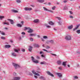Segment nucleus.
<instances>
[{
  "label": "nucleus",
  "instance_id": "nucleus-1",
  "mask_svg": "<svg viewBox=\"0 0 80 80\" xmlns=\"http://www.w3.org/2000/svg\"><path fill=\"white\" fill-rule=\"evenodd\" d=\"M12 65L16 69H17V68H19L20 67V66L19 65L15 63H12Z\"/></svg>",
  "mask_w": 80,
  "mask_h": 80
},
{
  "label": "nucleus",
  "instance_id": "nucleus-2",
  "mask_svg": "<svg viewBox=\"0 0 80 80\" xmlns=\"http://www.w3.org/2000/svg\"><path fill=\"white\" fill-rule=\"evenodd\" d=\"M31 58L32 61H33V62H34V63H38V61L35 60L33 56L31 57Z\"/></svg>",
  "mask_w": 80,
  "mask_h": 80
},
{
  "label": "nucleus",
  "instance_id": "nucleus-3",
  "mask_svg": "<svg viewBox=\"0 0 80 80\" xmlns=\"http://www.w3.org/2000/svg\"><path fill=\"white\" fill-rule=\"evenodd\" d=\"M65 39L67 40H70L71 39V37L69 35L65 37Z\"/></svg>",
  "mask_w": 80,
  "mask_h": 80
},
{
  "label": "nucleus",
  "instance_id": "nucleus-4",
  "mask_svg": "<svg viewBox=\"0 0 80 80\" xmlns=\"http://www.w3.org/2000/svg\"><path fill=\"white\" fill-rule=\"evenodd\" d=\"M43 8L45 11H48V12H51V13H53V12L52 10H50L48 9H47V8H46L44 7H43Z\"/></svg>",
  "mask_w": 80,
  "mask_h": 80
},
{
  "label": "nucleus",
  "instance_id": "nucleus-5",
  "mask_svg": "<svg viewBox=\"0 0 80 80\" xmlns=\"http://www.w3.org/2000/svg\"><path fill=\"white\" fill-rule=\"evenodd\" d=\"M8 21H9L10 22L11 24H12V25H13V24H14V21L13 20L10 19H7Z\"/></svg>",
  "mask_w": 80,
  "mask_h": 80
},
{
  "label": "nucleus",
  "instance_id": "nucleus-6",
  "mask_svg": "<svg viewBox=\"0 0 80 80\" xmlns=\"http://www.w3.org/2000/svg\"><path fill=\"white\" fill-rule=\"evenodd\" d=\"M29 35L30 37H35L37 35V34L36 33H31L29 34Z\"/></svg>",
  "mask_w": 80,
  "mask_h": 80
},
{
  "label": "nucleus",
  "instance_id": "nucleus-7",
  "mask_svg": "<svg viewBox=\"0 0 80 80\" xmlns=\"http://www.w3.org/2000/svg\"><path fill=\"white\" fill-rule=\"evenodd\" d=\"M32 73H33V74H34V75H37V76H40V74H39L38 73H36L34 71H32Z\"/></svg>",
  "mask_w": 80,
  "mask_h": 80
},
{
  "label": "nucleus",
  "instance_id": "nucleus-8",
  "mask_svg": "<svg viewBox=\"0 0 80 80\" xmlns=\"http://www.w3.org/2000/svg\"><path fill=\"white\" fill-rule=\"evenodd\" d=\"M28 30H29L28 31V33H32L33 32V30H32L30 28H28Z\"/></svg>",
  "mask_w": 80,
  "mask_h": 80
},
{
  "label": "nucleus",
  "instance_id": "nucleus-9",
  "mask_svg": "<svg viewBox=\"0 0 80 80\" xmlns=\"http://www.w3.org/2000/svg\"><path fill=\"white\" fill-rule=\"evenodd\" d=\"M47 73L48 75H50L51 77H54V76L53 74H52L50 72L48 71L47 72Z\"/></svg>",
  "mask_w": 80,
  "mask_h": 80
},
{
  "label": "nucleus",
  "instance_id": "nucleus-10",
  "mask_svg": "<svg viewBox=\"0 0 80 80\" xmlns=\"http://www.w3.org/2000/svg\"><path fill=\"white\" fill-rule=\"evenodd\" d=\"M34 23H38L39 22V20L38 19H35L34 20Z\"/></svg>",
  "mask_w": 80,
  "mask_h": 80
},
{
  "label": "nucleus",
  "instance_id": "nucleus-11",
  "mask_svg": "<svg viewBox=\"0 0 80 80\" xmlns=\"http://www.w3.org/2000/svg\"><path fill=\"white\" fill-rule=\"evenodd\" d=\"M10 45H6L4 46V47L6 48H10Z\"/></svg>",
  "mask_w": 80,
  "mask_h": 80
},
{
  "label": "nucleus",
  "instance_id": "nucleus-12",
  "mask_svg": "<svg viewBox=\"0 0 80 80\" xmlns=\"http://www.w3.org/2000/svg\"><path fill=\"white\" fill-rule=\"evenodd\" d=\"M56 74L59 77H62V74L61 73H57Z\"/></svg>",
  "mask_w": 80,
  "mask_h": 80
},
{
  "label": "nucleus",
  "instance_id": "nucleus-13",
  "mask_svg": "<svg viewBox=\"0 0 80 80\" xmlns=\"http://www.w3.org/2000/svg\"><path fill=\"white\" fill-rule=\"evenodd\" d=\"M48 24H49V25H54V23L52 22V21L49 22Z\"/></svg>",
  "mask_w": 80,
  "mask_h": 80
},
{
  "label": "nucleus",
  "instance_id": "nucleus-14",
  "mask_svg": "<svg viewBox=\"0 0 80 80\" xmlns=\"http://www.w3.org/2000/svg\"><path fill=\"white\" fill-rule=\"evenodd\" d=\"M67 62H62V65L64 66V67H66V63H67Z\"/></svg>",
  "mask_w": 80,
  "mask_h": 80
},
{
  "label": "nucleus",
  "instance_id": "nucleus-15",
  "mask_svg": "<svg viewBox=\"0 0 80 80\" xmlns=\"http://www.w3.org/2000/svg\"><path fill=\"white\" fill-rule=\"evenodd\" d=\"M45 0H39L38 1V2L40 3H43V2H44Z\"/></svg>",
  "mask_w": 80,
  "mask_h": 80
},
{
  "label": "nucleus",
  "instance_id": "nucleus-16",
  "mask_svg": "<svg viewBox=\"0 0 80 80\" xmlns=\"http://www.w3.org/2000/svg\"><path fill=\"white\" fill-rule=\"evenodd\" d=\"M32 50V47L31 46L29 47V48L28 49V50L29 52H31Z\"/></svg>",
  "mask_w": 80,
  "mask_h": 80
},
{
  "label": "nucleus",
  "instance_id": "nucleus-17",
  "mask_svg": "<svg viewBox=\"0 0 80 80\" xmlns=\"http://www.w3.org/2000/svg\"><path fill=\"white\" fill-rule=\"evenodd\" d=\"M3 25H9V22H4L3 23Z\"/></svg>",
  "mask_w": 80,
  "mask_h": 80
},
{
  "label": "nucleus",
  "instance_id": "nucleus-18",
  "mask_svg": "<svg viewBox=\"0 0 80 80\" xmlns=\"http://www.w3.org/2000/svg\"><path fill=\"white\" fill-rule=\"evenodd\" d=\"M12 12H14V13H18V10H12Z\"/></svg>",
  "mask_w": 80,
  "mask_h": 80
},
{
  "label": "nucleus",
  "instance_id": "nucleus-19",
  "mask_svg": "<svg viewBox=\"0 0 80 80\" xmlns=\"http://www.w3.org/2000/svg\"><path fill=\"white\" fill-rule=\"evenodd\" d=\"M40 64L41 65H43L44 64H46V62H41L40 63Z\"/></svg>",
  "mask_w": 80,
  "mask_h": 80
},
{
  "label": "nucleus",
  "instance_id": "nucleus-20",
  "mask_svg": "<svg viewBox=\"0 0 80 80\" xmlns=\"http://www.w3.org/2000/svg\"><path fill=\"white\" fill-rule=\"evenodd\" d=\"M72 28H73V26L72 25L68 27V29H72Z\"/></svg>",
  "mask_w": 80,
  "mask_h": 80
},
{
  "label": "nucleus",
  "instance_id": "nucleus-21",
  "mask_svg": "<svg viewBox=\"0 0 80 80\" xmlns=\"http://www.w3.org/2000/svg\"><path fill=\"white\" fill-rule=\"evenodd\" d=\"M57 63H58V65H61V62L60 61H58L57 62Z\"/></svg>",
  "mask_w": 80,
  "mask_h": 80
},
{
  "label": "nucleus",
  "instance_id": "nucleus-22",
  "mask_svg": "<svg viewBox=\"0 0 80 80\" xmlns=\"http://www.w3.org/2000/svg\"><path fill=\"white\" fill-rule=\"evenodd\" d=\"M14 51L15 52H18L19 51H20V49H18V50L16 49H14Z\"/></svg>",
  "mask_w": 80,
  "mask_h": 80
},
{
  "label": "nucleus",
  "instance_id": "nucleus-23",
  "mask_svg": "<svg viewBox=\"0 0 80 80\" xmlns=\"http://www.w3.org/2000/svg\"><path fill=\"white\" fill-rule=\"evenodd\" d=\"M12 55L14 57H16V54L14 52H12Z\"/></svg>",
  "mask_w": 80,
  "mask_h": 80
},
{
  "label": "nucleus",
  "instance_id": "nucleus-24",
  "mask_svg": "<svg viewBox=\"0 0 80 80\" xmlns=\"http://www.w3.org/2000/svg\"><path fill=\"white\" fill-rule=\"evenodd\" d=\"M29 39L31 42H33V39L32 38H30Z\"/></svg>",
  "mask_w": 80,
  "mask_h": 80
},
{
  "label": "nucleus",
  "instance_id": "nucleus-25",
  "mask_svg": "<svg viewBox=\"0 0 80 80\" xmlns=\"http://www.w3.org/2000/svg\"><path fill=\"white\" fill-rule=\"evenodd\" d=\"M4 16H0V20H2V18H4Z\"/></svg>",
  "mask_w": 80,
  "mask_h": 80
},
{
  "label": "nucleus",
  "instance_id": "nucleus-26",
  "mask_svg": "<svg viewBox=\"0 0 80 80\" xmlns=\"http://www.w3.org/2000/svg\"><path fill=\"white\" fill-rule=\"evenodd\" d=\"M17 26L19 27H22V25H21L20 24H18L17 25Z\"/></svg>",
  "mask_w": 80,
  "mask_h": 80
},
{
  "label": "nucleus",
  "instance_id": "nucleus-27",
  "mask_svg": "<svg viewBox=\"0 0 80 80\" xmlns=\"http://www.w3.org/2000/svg\"><path fill=\"white\" fill-rule=\"evenodd\" d=\"M48 42H50L51 43H53L54 42H53V40H51V41H49Z\"/></svg>",
  "mask_w": 80,
  "mask_h": 80
},
{
  "label": "nucleus",
  "instance_id": "nucleus-28",
  "mask_svg": "<svg viewBox=\"0 0 80 80\" xmlns=\"http://www.w3.org/2000/svg\"><path fill=\"white\" fill-rule=\"evenodd\" d=\"M16 2L18 3H20V2H21V1H20V0H17Z\"/></svg>",
  "mask_w": 80,
  "mask_h": 80
},
{
  "label": "nucleus",
  "instance_id": "nucleus-29",
  "mask_svg": "<svg viewBox=\"0 0 80 80\" xmlns=\"http://www.w3.org/2000/svg\"><path fill=\"white\" fill-rule=\"evenodd\" d=\"M77 33H80V30H78L76 31Z\"/></svg>",
  "mask_w": 80,
  "mask_h": 80
},
{
  "label": "nucleus",
  "instance_id": "nucleus-30",
  "mask_svg": "<svg viewBox=\"0 0 80 80\" xmlns=\"http://www.w3.org/2000/svg\"><path fill=\"white\" fill-rule=\"evenodd\" d=\"M43 38H44V39H47V37L45 36H44L43 37Z\"/></svg>",
  "mask_w": 80,
  "mask_h": 80
},
{
  "label": "nucleus",
  "instance_id": "nucleus-31",
  "mask_svg": "<svg viewBox=\"0 0 80 80\" xmlns=\"http://www.w3.org/2000/svg\"><path fill=\"white\" fill-rule=\"evenodd\" d=\"M1 39H2L3 40H5V38L4 37H2L1 38Z\"/></svg>",
  "mask_w": 80,
  "mask_h": 80
},
{
  "label": "nucleus",
  "instance_id": "nucleus-32",
  "mask_svg": "<svg viewBox=\"0 0 80 80\" xmlns=\"http://www.w3.org/2000/svg\"><path fill=\"white\" fill-rule=\"evenodd\" d=\"M32 10V8H28V11H30V10Z\"/></svg>",
  "mask_w": 80,
  "mask_h": 80
},
{
  "label": "nucleus",
  "instance_id": "nucleus-33",
  "mask_svg": "<svg viewBox=\"0 0 80 80\" xmlns=\"http://www.w3.org/2000/svg\"><path fill=\"white\" fill-rule=\"evenodd\" d=\"M28 8H25L24 9L26 11H27V10H28Z\"/></svg>",
  "mask_w": 80,
  "mask_h": 80
},
{
  "label": "nucleus",
  "instance_id": "nucleus-34",
  "mask_svg": "<svg viewBox=\"0 0 80 80\" xmlns=\"http://www.w3.org/2000/svg\"><path fill=\"white\" fill-rule=\"evenodd\" d=\"M79 25H78V26H76L75 28L76 29H77L78 28V27H79Z\"/></svg>",
  "mask_w": 80,
  "mask_h": 80
},
{
  "label": "nucleus",
  "instance_id": "nucleus-35",
  "mask_svg": "<svg viewBox=\"0 0 80 80\" xmlns=\"http://www.w3.org/2000/svg\"><path fill=\"white\" fill-rule=\"evenodd\" d=\"M56 18H58L59 20H61V18H59L58 17H56Z\"/></svg>",
  "mask_w": 80,
  "mask_h": 80
},
{
  "label": "nucleus",
  "instance_id": "nucleus-36",
  "mask_svg": "<svg viewBox=\"0 0 80 80\" xmlns=\"http://www.w3.org/2000/svg\"><path fill=\"white\" fill-rule=\"evenodd\" d=\"M27 29L28 30V28L25 27L24 30H26Z\"/></svg>",
  "mask_w": 80,
  "mask_h": 80
},
{
  "label": "nucleus",
  "instance_id": "nucleus-37",
  "mask_svg": "<svg viewBox=\"0 0 80 80\" xmlns=\"http://www.w3.org/2000/svg\"><path fill=\"white\" fill-rule=\"evenodd\" d=\"M52 10H55V6H54L52 8Z\"/></svg>",
  "mask_w": 80,
  "mask_h": 80
},
{
  "label": "nucleus",
  "instance_id": "nucleus-38",
  "mask_svg": "<svg viewBox=\"0 0 80 80\" xmlns=\"http://www.w3.org/2000/svg\"><path fill=\"white\" fill-rule=\"evenodd\" d=\"M74 78L75 79H77L78 78V77L76 76L74 77Z\"/></svg>",
  "mask_w": 80,
  "mask_h": 80
},
{
  "label": "nucleus",
  "instance_id": "nucleus-39",
  "mask_svg": "<svg viewBox=\"0 0 80 80\" xmlns=\"http://www.w3.org/2000/svg\"><path fill=\"white\" fill-rule=\"evenodd\" d=\"M13 75L14 76H16V75H17V73L15 72H14L13 73Z\"/></svg>",
  "mask_w": 80,
  "mask_h": 80
},
{
  "label": "nucleus",
  "instance_id": "nucleus-40",
  "mask_svg": "<svg viewBox=\"0 0 80 80\" xmlns=\"http://www.w3.org/2000/svg\"><path fill=\"white\" fill-rule=\"evenodd\" d=\"M46 27L47 28H51V27L50 26H47Z\"/></svg>",
  "mask_w": 80,
  "mask_h": 80
},
{
  "label": "nucleus",
  "instance_id": "nucleus-41",
  "mask_svg": "<svg viewBox=\"0 0 80 80\" xmlns=\"http://www.w3.org/2000/svg\"><path fill=\"white\" fill-rule=\"evenodd\" d=\"M22 35H25V33L24 32H22Z\"/></svg>",
  "mask_w": 80,
  "mask_h": 80
},
{
  "label": "nucleus",
  "instance_id": "nucleus-42",
  "mask_svg": "<svg viewBox=\"0 0 80 80\" xmlns=\"http://www.w3.org/2000/svg\"><path fill=\"white\" fill-rule=\"evenodd\" d=\"M70 18H73V17L72 16H70Z\"/></svg>",
  "mask_w": 80,
  "mask_h": 80
},
{
  "label": "nucleus",
  "instance_id": "nucleus-43",
  "mask_svg": "<svg viewBox=\"0 0 80 80\" xmlns=\"http://www.w3.org/2000/svg\"><path fill=\"white\" fill-rule=\"evenodd\" d=\"M46 48H47V49L50 48V47H49L48 46H47L46 47Z\"/></svg>",
  "mask_w": 80,
  "mask_h": 80
},
{
  "label": "nucleus",
  "instance_id": "nucleus-44",
  "mask_svg": "<svg viewBox=\"0 0 80 80\" xmlns=\"http://www.w3.org/2000/svg\"><path fill=\"white\" fill-rule=\"evenodd\" d=\"M48 5H51V3L50 2H48Z\"/></svg>",
  "mask_w": 80,
  "mask_h": 80
},
{
  "label": "nucleus",
  "instance_id": "nucleus-45",
  "mask_svg": "<svg viewBox=\"0 0 80 80\" xmlns=\"http://www.w3.org/2000/svg\"><path fill=\"white\" fill-rule=\"evenodd\" d=\"M69 12H70V14H72L73 13V12H72L71 11H70Z\"/></svg>",
  "mask_w": 80,
  "mask_h": 80
},
{
  "label": "nucleus",
  "instance_id": "nucleus-46",
  "mask_svg": "<svg viewBox=\"0 0 80 80\" xmlns=\"http://www.w3.org/2000/svg\"><path fill=\"white\" fill-rule=\"evenodd\" d=\"M43 50H44V51H45L46 52H48V51H47V50L45 49H43Z\"/></svg>",
  "mask_w": 80,
  "mask_h": 80
},
{
  "label": "nucleus",
  "instance_id": "nucleus-47",
  "mask_svg": "<svg viewBox=\"0 0 80 80\" xmlns=\"http://www.w3.org/2000/svg\"><path fill=\"white\" fill-rule=\"evenodd\" d=\"M58 68L59 70H62V67H59Z\"/></svg>",
  "mask_w": 80,
  "mask_h": 80
},
{
  "label": "nucleus",
  "instance_id": "nucleus-48",
  "mask_svg": "<svg viewBox=\"0 0 80 80\" xmlns=\"http://www.w3.org/2000/svg\"><path fill=\"white\" fill-rule=\"evenodd\" d=\"M67 2V1L66 0L63 1L64 3H66V2Z\"/></svg>",
  "mask_w": 80,
  "mask_h": 80
},
{
  "label": "nucleus",
  "instance_id": "nucleus-49",
  "mask_svg": "<svg viewBox=\"0 0 80 80\" xmlns=\"http://www.w3.org/2000/svg\"><path fill=\"white\" fill-rule=\"evenodd\" d=\"M41 40L42 41V42H44V41H45V40L43 38H41Z\"/></svg>",
  "mask_w": 80,
  "mask_h": 80
},
{
  "label": "nucleus",
  "instance_id": "nucleus-50",
  "mask_svg": "<svg viewBox=\"0 0 80 80\" xmlns=\"http://www.w3.org/2000/svg\"><path fill=\"white\" fill-rule=\"evenodd\" d=\"M35 47H38V45H35Z\"/></svg>",
  "mask_w": 80,
  "mask_h": 80
},
{
  "label": "nucleus",
  "instance_id": "nucleus-51",
  "mask_svg": "<svg viewBox=\"0 0 80 80\" xmlns=\"http://www.w3.org/2000/svg\"><path fill=\"white\" fill-rule=\"evenodd\" d=\"M52 55H53L54 56H56V54H52Z\"/></svg>",
  "mask_w": 80,
  "mask_h": 80
},
{
  "label": "nucleus",
  "instance_id": "nucleus-52",
  "mask_svg": "<svg viewBox=\"0 0 80 80\" xmlns=\"http://www.w3.org/2000/svg\"><path fill=\"white\" fill-rule=\"evenodd\" d=\"M34 77L35 78H38V77L37 76L35 75L34 76Z\"/></svg>",
  "mask_w": 80,
  "mask_h": 80
},
{
  "label": "nucleus",
  "instance_id": "nucleus-53",
  "mask_svg": "<svg viewBox=\"0 0 80 80\" xmlns=\"http://www.w3.org/2000/svg\"><path fill=\"white\" fill-rule=\"evenodd\" d=\"M29 75H31V76H32V75H33V74H32V73H29Z\"/></svg>",
  "mask_w": 80,
  "mask_h": 80
},
{
  "label": "nucleus",
  "instance_id": "nucleus-54",
  "mask_svg": "<svg viewBox=\"0 0 80 80\" xmlns=\"http://www.w3.org/2000/svg\"><path fill=\"white\" fill-rule=\"evenodd\" d=\"M76 29H76V28H75L73 29V31H75V30H76Z\"/></svg>",
  "mask_w": 80,
  "mask_h": 80
},
{
  "label": "nucleus",
  "instance_id": "nucleus-55",
  "mask_svg": "<svg viewBox=\"0 0 80 80\" xmlns=\"http://www.w3.org/2000/svg\"><path fill=\"white\" fill-rule=\"evenodd\" d=\"M2 35H5V33L2 32Z\"/></svg>",
  "mask_w": 80,
  "mask_h": 80
},
{
  "label": "nucleus",
  "instance_id": "nucleus-56",
  "mask_svg": "<svg viewBox=\"0 0 80 80\" xmlns=\"http://www.w3.org/2000/svg\"><path fill=\"white\" fill-rule=\"evenodd\" d=\"M37 58H40V57L38 56H37Z\"/></svg>",
  "mask_w": 80,
  "mask_h": 80
},
{
  "label": "nucleus",
  "instance_id": "nucleus-57",
  "mask_svg": "<svg viewBox=\"0 0 80 80\" xmlns=\"http://www.w3.org/2000/svg\"><path fill=\"white\" fill-rule=\"evenodd\" d=\"M22 52H25V49H22Z\"/></svg>",
  "mask_w": 80,
  "mask_h": 80
},
{
  "label": "nucleus",
  "instance_id": "nucleus-58",
  "mask_svg": "<svg viewBox=\"0 0 80 80\" xmlns=\"http://www.w3.org/2000/svg\"><path fill=\"white\" fill-rule=\"evenodd\" d=\"M31 7H35V6L33 5H31Z\"/></svg>",
  "mask_w": 80,
  "mask_h": 80
},
{
  "label": "nucleus",
  "instance_id": "nucleus-59",
  "mask_svg": "<svg viewBox=\"0 0 80 80\" xmlns=\"http://www.w3.org/2000/svg\"><path fill=\"white\" fill-rule=\"evenodd\" d=\"M43 53V52H40V54H42V53Z\"/></svg>",
  "mask_w": 80,
  "mask_h": 80
},
{
  "label": "nucleus",
  "instance_id": "nucleus-60",
  "mask_svg": "<svg viewBox=\"0 0 80 80\" xmlns=\"http://www.w3.org/2000/svg\"><path fill=\"white\" fill-rule=\"evenodd\" d=\"M21 23H22V25H23V21H22Z\"/></svg>",
  "mask_w": 80,
  "mask_h": 80
},
{
  "label": "nucleus",
  "instance_id": "nucleus-61",
  "mask_svg": "<svg viewBox=\"0 0 80 80\" xmlns=\"http://www.w3.org/2000/svg\"><path fill=\"white\" fill-rule=\"evenodd\" d=\"M39 78H40V79H42L43 78L42 77H40Z\"/></svg>",
  "mask_w": 80,
  "mask_h": 80
},
{
  "label": "nucleus",
  "instance_id": "nucleus-62",
  "mask_svg": "<svg viewBox=\"0 0 80 80\" xmlns=\"http://www.w3.org/2000/svg\"><path fill=\"white\" fill-rule=\"evenodd\" d=\"M41 57H44V56L43 55H41Z\"/></svg>",
  "mask_w": 80,
  "mask_h": 80
},
{
  "label": "nucleus",
  "instance_id": "nucleus-63",
  "mask_svg": "<svg viewBox=\"0 0 80 80\" xmlns=\"http://www.w3.org/2000/svg\"><path fill=\"white\" fill-rule=\"evenodd\" d=\"M10 42H11L12 43V42H13V41L12 40H11L10 41Z\"/></svg>",
  "mask_w": 80,
  "mask_h": 80
},
{
  "label": "nucleus",
  "instance_id": "nucleus-64",
  "mask_svg": "<svg viewBox=\"0 0 80 80\" xmlns=\"http://www.w3.org/2000/svg\"><path fill=\"white\" fill-rule=\"evenodd\" d=\"M5 29H6V30H8V28H5Z\"/></svg>",
  "mask_w": 80,
  "mask_h": 80
}]
</instances>
